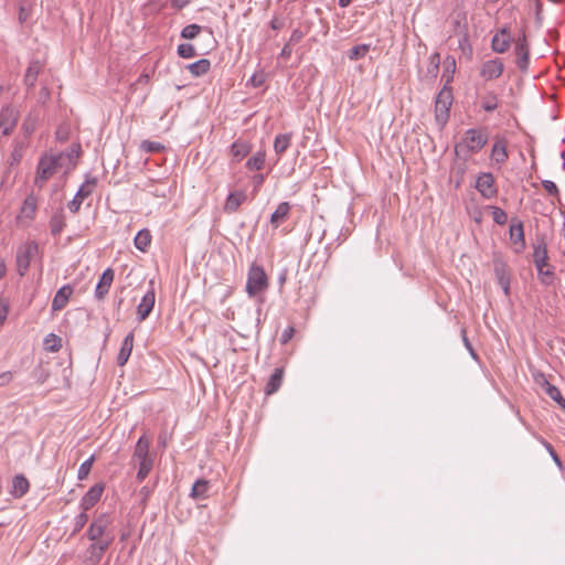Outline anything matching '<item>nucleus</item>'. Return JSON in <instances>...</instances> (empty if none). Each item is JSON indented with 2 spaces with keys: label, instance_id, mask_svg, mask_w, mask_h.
I'll list each match as a JSON object with an SVG mask.
<instances>
[{
  "label": "nucleus",
  "instance_id": "f257e3e1",
  "mask_svg": "<svg viewBox=\"0 0 565 565\" xmlns=\"http://www.w3.org/2000/svg\"><path fill=\"white\" fill-rule=\"evenodd\" d=\"M486 129H468L462 139L455 146L456 156L467 160L472 153H478L488 142Z\"/></svg>",
  "mask_w": 565,
  "mask_h": 565
},
{
  "label": "nucleus",
  "instance_id": "f03ea898",
  "mask_svg": "<svg viewBox=\"0 0 565 565\" xmlns=\"http://www.w3.org/2000/svg\"><path fill=\"white\" fill-rule=\"evenodd\" d=\"M132 460L138 462L137 480L143 481L153 467V457L150 455V439L146 436L138 439Z\"/></svg>",
  "mask_w": 565,
  "mask_h": 565
},
{
  "label": "nucleus",
  "instance_id": "7ed1b4c3",
  "mask_svg": "<svg viewBox=\"0 0 565 565\" xmlns=\"http://www.w3.org/2000/svg\"><path fill=\"white\" fill-rule=\"evenodd\" d=\"M268 288V277L262 265L253 263L248 269L246 292L249 297H256Z\"/></svg>",
  "mask_w": 565,
  "mask_h": 565
},
{
  "label": "nucleus",
  "instance_id": "20e7f679",
  "mask_svg": "<svg viewBox=\"0 0 565 565\" xmlns=\"http://www.w3.org/2000/svg\"><path fill=\"white\" fill-rule=\"evenodd\" d=\"M63 157L60 156H43L38 164L36 177L34 183L36 186L42 188L45 182L52 178L62 166Z\"/></svg>",
  "mask_w": 565,
  "mask_h": 565
},
{
  "label": "nucleus",
  "instance_id": "39448f33",
  "mask_svg": "<svg viewBox=\"0 0 565 565\" xmlns=\"http://www.w3.org/2000/svg\"><path fill=\"white\" fill-rule=\"evenodd\" d=\"M452 99V92L448 86H444L436 97L435 119L440 127H444L448 121Z\"/></svg>",
  "mask_w": 565,
  "mask_h": 565
},
{
  "label": "nucleus",
  "instance_id": "423d86ee",
  "mask_svg": "<svg viewBox=\"0 0 565 565\" xmlns=\"http://www.w3.org/2000/svg\"><path fill=\"white\" fill-rule=\"evenodd\" d=\"M20 111L12 105H6L0 110V129L3 136H10L17 127Z\"/></svg>",
  "mask_w": 565,
  "mask_h": 565
},
{
  "label": "nucleus",
  "instance_id": "0eeeda50",
  "mask_svg": "<svg viewBox=\"0 0 565 565\" xmlns=\"http://www.w3.org/2000/svg\"><path fill=\"white\" fill-rule=\"evenodd\" d=\"M514 54L516 66L521 72L525 73L530 65V47L524 32L515 40Z\"/></svg>",
  "mask_w": 565,
  "mask_h": 565
},
{
  "label": "nucleus",
  "instance_id": "6e6552de",
  "mask_svg": "<svg viewBox=\"0 0 565 565\" xmlns=\"http://www.w3.org/2000/svg\"><path fill=\"white\" fill-rule=\"evenodd\" d=\"M38 245L34 242H29L19 247L17 253V267L18 273L23 276L29 269L31 258L36 254Z\"/></svg>",
  "mask_w": 565,
  "mask_h": 565
},
{
  "label": "nucleus",
  "instance_id": "1a4fd4ad",
  "mask_svg": "<svg viewBox=\"0 0 565 565\" xmlns=\"http://www.w3.org/2000/svg\"><path fill=\"white\" fill-rule=\"evenodd\" d=\"M493 270L498 284L502 288L505 296L510 294V270L507 263L501 257L493 258Z\"/></svg>",
  "mask_w": 565,
  "mask_h": 565
},
{
  "label": "nucleus",
  "instance_id": "9d476101",
  "mask_svg": "<svg viewBox=\"0 0 565 565\" xmlns=\"http://www.w3.org/2000/svg\"><path fill=\"white\" fill-rule=\"evenodd\" d=\"M504 71V64L501 58H492L482 63L480 67V76L484 81H493L499 78Z\"/></svg>",
  "mask_w": 565,
  "mask_h": 565
},
{
  "label": "nucleus",
  "instance_id": "9b49d317",
  "mask_svg": "<svg viewBox=\"0 0 565 565\" xmlns=\"http://www.w3.org/2000/svg\"><path fill=\"white\" fill-rule=\"evenodd\" d=\"M476 189L486 199H491L497 194L494 178L490 172L481 173L476 181Z\"/></svg>",
  "mask_w": 565,
  "mask_h": 565
},
{
  "label": "nucleus",
  "instance_id": "f8f14e48",
  "mask_svg": "<svg viewBox=\"0 0 565 565\" xmlns=\"http://www.w3.org/2000/svg\"><path fill=\"white\" fill-rule=\"evenodd\" d=\"M108 524V515L100 514L89 524L87 537L93 542L100 540L105 535Z\"/></svg>",
  "mask_w": 565,
  "mask_h": 565
},
{
  "label": "nucleus",
  "instance_id": "ddd939ff",
  "mask_svg": "<svg viewBox=\"0 0 565 565\" xmlns=\"http://www.w3.org/2000/svg\"><path fill=\"white\" fill-rule=\"evenodd\" d=\"M104 492V484L97 483L93 486L82 498L81 500V509L83 511H88L92 509L102 498Z\"/></svg>",
  "mask_w": 565,
  "mask_h": 565
},
{
  "label": "nucleus",
  "instance_id": "4468645a",
  "mask_svg": "<svg viewBox=\"0 0 565 565\" xmlns=\"http://www.w3.org/2000/svg\"><path fill=\"white\" fill-rule=\"evenodd\" d=\"M156 294L153 289L148 290L137 307V316L139 321L148 318L154 307Z\"/></svg>",
  "mask_w": 565,
  "mask_h": 565
},
{
  "label": "nucleus",
  "instance_id": "2eb2a0df",
  "mask_svg": "<svg viewBox=\"0 0 565 565\" xmlns=\"http://www.w3.org/2000/svg\"><path fill=\"white\" fill-rule=\"evenodd\" d=\"M74 289L71 285L62 286L52 300V311L56 312L64 309L72 297Z\"/></svg>",
  "mask_w": 565,
  "mask_h": 565
},
{
  "label": "nucleus",
  "instance_id": "dca6fc26",
  "mask_svg": "<svg viewBox=\"0 0 565 565\" xmlns=\"http://www.w3.org/2000/svg\"><path fill=\"white\" fill-rule=\"evenodd\" d=\"M512 38L507 28L501 29L492 39L491 47L497 53H504L510 47Z\"/></svg>",
  "mask_w": 565,
  "mask_h": 565
},
{
  "label": "nucleus",
  "instance_id": "f3484780",
  "mask_svg": "<svg viewBox=\"0 0 565 565\" xmlns=\"http://www.w3.org/2000/svg\"><path fill=\"white\" fill-rule=\"evenodd\" d=\"M111 543L113 537L95 541L87 548L89 559L93 561L94 563H98L102 559L104 553L109 548Z\"/></svg>",
  "mask_w": 565,
  "mask_h": 565
},
{
  "label": "nucleus",
  "instance_id": "a211bd4d",
  "mask_svg": "<svg viewBox=\"0 0 565 565\" xmlns=\"http://www.w3.org/2000/svg\"><path fill=\"white\" fill-rule=\"evenodd\" d=\"M114 270L111 268H107L100 276L99 281L95 289V297L98 300H102L105 298V296L108 294L109 288L114 281Z\"/></svg>",
  "mask_w": 565,
  "mask_h": 565
},
{
  "label": "nucleus",
  "instance_id": "6ab92c4d",
  "mask_svg": "<svg viewBox=\"0 0 565 565\" xmlns=\"http://www.w3.org/2000/svg\"><path fill=\"white\" fill-rule=\"evenodd\" d=\"M510 238L516 245L515 252L521 253L525 248L524 227L521 221L512 223L510 226Z\"/></svg>",
  "mask_w": 565,
  "mask_h": 565
},
{
  "label": "nucleus",
  "instance_id": "aec40b11",
  "mask_svg": "<svg viewBox=\"0 0 565 565\" xmlns=\"http://www.w3.org/2000/svg\"><path fill=\"white\" fill-rule=\"evenodd\" d=\"M291 205L289 202H281L270 216V224L274 228H278L285 223L290 214Z\"/></svg>",
  "mask_w": 565,
  "mask_h": 565
},
{
  "label": "nucleus",
  "instance_id": "412c9836",
  "mask_svg": "<svg viewBox=\"0 0 565 565\" xmlns=\"http://www.w3.org/2000/svg\"><path fill=\"white\" fill-rule=\"evenodd\" d=\"M246 199L247 195L244 191L230 193L224 204V212L228 214L236 212Z\"/></svg>",
  "mask_w": 565,
  "mask_h": 565
},
{
  "label": "nucleus",
  "instance_id": "4be33fe9",
  "mask_svg": "<svg viewBox=\"0 0 565 565\" xmlns=\"http://www.w3.org/2000/svg\"><path fill=\"white\" fill-rule=\"evenodd\" d=\"M252 150V146L248 141L238 139L231 146V156L234 161H242Z\"/></svg>",
  "mask_w": 565,
  "mask_h": 565
},
{
  "label": "nucleus",
  "instance_id": "5701e85b",
  "mask_svg": "<svg viewBox=\"0 0 565 565\" xmlns=\"http://www.w3.org/2000/svg\"><path fill=\"white\" fill-rule=\"evenodd\" d=\"M43 68V65L40 61H32L25 72L24 75V85L28 87V89H31L35 86L38 76L41 73Z\"/></svg>",
  "mask_w": 565,
  "mask_h": 565
},
{
  "label": "nucleus",
  "instance_id": "b1692460",
  "mask_svg": "<svg viewBox=\"0 0 565 565\" xmlns=\"http://www.w3.org/2000/svg\"><path fill=\"white\" fill-rule=\"evenodd\" d=\"M132 348H134V333L129 332L125 337L121 348H120V351L118 353V356H117L118 365L124 366L127 363V361L131 354Z\"/></svg>",
  "mask_w": 565,
  "mask_h": 565
},
{
  "label": "nucleus",
  "instance_id": "393cba45",
  "mask_svg": "<svg viewBox=\"0 0 565 565\" xmlns=\"http://www.w3.org/2000/svg\"><path fill=\"white\" fill-rule=\"evenodd\" d=\"M533 262L536 269L541 267H548L547 247L544 242L534 245Z\"/></svg>",
  "mask_w": 565,
  "mask_h": 565
},
{
  "label": "nucleus",
  "instance_id": "a878e982",
  "mask_svg": "<svg viewBox=\"0 0 565 565\" xmlns=\"http://www.w3.org/2000/svg\"><path fill=\"white\" fill-rule=\"evenodd\" d=\"M490 158L498 164H502L508 160L509 154L504 140H498L493 143Z\"/></svg>",
  "mask_w": 565,
  "mask_h": 565
},
{
  "label": "nucleus",
  "instance_id": "bb28decb",
  "mask_svg": "<svg viewBox=\"0 0 565 565\" xmlns=\"http://www.w3.org/2000/svg\"><path fill=\"white\" fill-rule=\"evenodd\" d=\"M284 379V369L277 367L275 369L274 373L268 379L266 386H265V394L271 395L276 393L279 387L281 386Z\"/></svg>",
  "mask_w": 565,
  "mask_h": 565
},
{
  "label": "nucleus",
  "instance_id": "cd10ccee",
  "mask_svg": "<svg viewBox=\"0 0 565 565\" xmlns=\"http://www.w3.org/2000/svg\"><path fill=\"white\" fill-rule=\"evenodd\" d=\"M30 488L29 480L23 475H17L12 480L11 494L14 498H22Z\"/></svg>",
  "mask_w": 565,
  "mask_h": 565
},
{
  "label": "nucleus",
  "instance_id": "c85d7f7f",
  "mask_svg": "<svg viewBox=\"0 0 565 565\" xmlns=\"http://www.w3.org/2000/svg\"><path fill=\"white\" fill-rule=\"evenodd\" d=\"M40 120V113L35 109H32L24 118L22 122V130L25 136H30L36 129L38 122Z\"/></svg>",
  "mask_w": 565,
  "mask_h": 565
},
{
  "label": "nucleus",
  "instance_id": "c756f323",
  "mask_svg": "<svg viewBox=\"0 0 565 565\" xmlns=\"http://www.w3.org/2000/svg\"><path fill=\"white\" fill-rule=\"evenodd\" d=\"M210 483L205 479H199L194 482L190 497L195 500L206 499L209 497Z\"/></svg>",
  "mask_w": 565,
  "mask_h": 565
},
{
  "label": "nucleus",
  "instance_id": "7c9ffc66",
  "mask_svg": "<svg viewBox=\"0 0 565 565\" xmlns=\"http://www.w3.org/2000/svg\"><path fill=\"white\" fill-rule=\"evenodd\" d=\"M151 233L148 228L140 230L135 236L134 244L140 252H147L151 244Z\"/></svg>",
  "mask_w": 565,
  "mask_h": 565
},
{
  "label": "nucleus",
  "instance_id": "2f4dec72",
  "mask_svg": "<svg viewBox=\"0 0 565 565\" xmlns=\"http://www.w3.org/2000/svg\"><path fill=\"white\" fill-rule=\"evenodd\" d=\"M542 387L545 393L565 412V398L562 396L559 390L545 379H543Z\"/></svg>",
  "mask_w": 565,
  "mask_h": 565
},
{
  "label": "nucleus",
  "instance_id": "473e14b6",
  "mask_svg": "<svg viewBox=\"0 0 565 565\" xmlns=\"http://www.w3.org/2000/svg\"><path fill=\"white\" fill-rule=\"evenodd\" d=\"M210 68L211 62L207 58H201L188 66L190 73L195 77L206 74L210 71Z\"/></svg>",
  "mask_w": 565,
  "mask_h": 565
},
{
  "label": "nucleus",
  "instance_id": "72a5a7b5",
  "mask_svg": "<svg viewBox=\"0 0 565 565\" xmlns=\"http://www.w3.org/2000/svg\"><path fill=\"white\" fill-rule=\"evenodd\" d=\"M65 225V216L63 211L61 210L57 213H55L50 220V228L52 235H60L61 232L64 230Z\"/></svg>",
  "mask_w": 565,
  "mask_h": 565
},
{
  "label": "nucleus",
  "instance_id": "f704fd0d",
  "mask_svg": "<svg viewBox=\"0 0 565 565\" xmlns=\"http://www.w3.org/2000/svg\"><path fill=\"white\" fill-rule=\"evenodd\" d=\"M291 135L280 134L277 135L274 141V150L278 156H281L290 146Z\"/></svg>",
  "mask_w": 565,
  "mask_h": 565
},
{
  "label": "nucleus",
  "instance_id": "c9c22d12",
  "mask_svg": "<svg viewBox=\"0 0 565 565\" xmlns=\"http://www.w3.org/2000/svg\"><path fill=\"white\" fill-rule=\"evenodd\" d=\"M266 160V153L265 151H258L253 157H250L247 162L246 167L248 170H256L259 171L264 168Z\"/></svg>",
  "mask_w": 565,
  "mask_h": 565
},
{
  "label": "nucleus",
  "instance_id": "e433bc0d",
  "mask_svg": "<svg viewBox=\"0 0 565 565\" xmlns=\"http://www.w3.org/2000/svg\"><path fill=\"white\" fill-rule=\"evenodd\" d=\"M439 65H440V55L439 53H434L429 56V64L427 67L426 77L429 79H435L439 72Z\"/></svg>",
  "mask_w": 565,
  "mask_h": 565
},
{
  "label": "nucleus",
  "instance_id": "4c0bfd02",
  "mask_svg": "<svg viewBox=\"0 0 565 565\" xmlns=\"http://www.w3.org/2000/svg\"><path fill=\"white\" fill-rule=\"evenodd\" d=\"M456 70V60L452 56H447L444 60V74L443 78H445L446 83L445 86H448V84L452 81V75Z\"/></svg>",
  "mask_w": 565,
  "mask_h": 565
},
{
  "label": "nucleus",
  "instance_id": "58836bf2",
  "mask_svg": "<svg viewBox=\"0 0 565 565\" xmlns=\"http://www.w3.org/2000/svg\"><path fill=\"white\" fill-rule=\"evenodd\" d=\"M498 106H499L498 96L493 92L488 93L487 95H484L482 97L481 107L486 111L491 113V111L495 110L498 108Z\"/></svg>",
  "mask_w": 565,
  "mask_h": 565
},
{
  "label": "nucleus",
  "instance_id": "ea45409f",
  "mask_svg": "<svg viewBox=\"0 0 565 565\" xmlns=\"http://www.w3.org/2000/svg\"><path fill=\"white\" fill-rule=\"evenodd\" d=\"M370 49H371L370 44L355 45L348 52V57L351 61H358V60L364 57L366 55V53L370 51Z\"/></svg>",
  "mask_w": 565,
  "mask_h": 565
},
{
  "label": "nucleus",
  "instance_id": "a19ab883",
  "mask_svg": "<svg viewBox=\"0 0 565 565\" xmlns=\"http://www.w3.org/2000/svg\"><path fill=\"white\" fill-rule=\"evenodd\" d=\"M94 461H95V456L93 455L79 466L78 472H77L78 480H85L88 477Z\"/></svg>",
  "mask_w": 565,
  "mask_h": 565
},
{
  "label": "nucleus",
  "instance_id": "79ce46f5",
  "mask_svg": "<svg viewBox=\"0 0 565 565\" xmlns=\"http://www.w3.org/2000/svg\"><path fill=\"white\" fill-rule=\"evenodd\" d=\"M35 210H36V199L34 196L30 195L24 200L21 211L26 217H32L35 213Z\"/></svg>",
  "mask_w": 565,
  "mask_h": 565
},
{
  "label": "nucleus",
  "instance_id": "37998d69",
  "mask_svg": "<svg viewBox=\"0 0 565 565\" xmlns=\"http://www.w3.org/2000/svg\"><path fill=\"white\" fill-rule=\"evenodd\" d=\"M95 184H96V182H95L94 179L93 180H88L85 183H83L79 186V189L76 192V194H75L77 196V199H83L84 200L87 196H89L92 194L94 188H95Z\"/></svg>",
  "mask_w": 565,
  "mask_h": 565
},
{
  "label": "nucleus",
  "instance_id": "c03bdc74",
  "mask_svg": "<svg viewBox=\"0 0 565 565\" xmlns=\"http://www.w3.org/2000/svg\"><path fill=\"white\" fill-rule=\"evenodd\" d=\"M537 274L542 284L550 286L554 280V271L548 267H541L537 269Z\"/></svg>",
  "mask_w": 565,
  "mask_h": 565
},
{
  "label": "nucleus",
  "instance_id": "a18cd8bd",
  "mask_svg": "<svg viewBox=\"0 0 565 565\" xmlns=\"http://www.w3.org/2000/svg\"><path fill=\"white\" fill-rule=\"evenodd\" d=\"M44 344L46 345V349L51 352H57L62 344H61V338L57 335L51 333L45 338Z\"/></svg>",
  "mask_w": 565,
  "mask_h": 565
},
{
  "label": "nucleus",
  "instance_id": "49530a36",
  "mask_svg": "<svg viewBox=\"0 0 565 565\" xmlns=\"http://www.w3.org/2000/svg\"><path fill=\"white\" fill-rule=\"evenodd\" d=\"M178 54L183 58H191L196 55V51L192 44L182 43L178 46Z\"/></svg>",
  "mask_w": 565,
  "mask_h": 565
},
{
  "label": "nucleus",
  "instance_id": "de8ad7c7",
  "mask_svg": "<svg viewBox=\"0 0 565 565\" xmlns=\"http://www.w3.org/2000/svg\"><path fill=\"white\" fill-rule=\"evenodd\" d=\"M201 31V26L198 25V24H189L186 26H184L181 31V36L183 39H188V40H191V39H194Z\"/></svg>",
  "mask_w": 565,
  "mask_h": 565
},
{
  "label": "nucleus",
  "instance_id": "09e8293b",
  "mask_svg": "<svg viewBox=\"0 0 565 565\" xmlns=\"http://www.w3.org/2000/svg\"><path fill=\"white\" fill-rule=\"evenodd\" d=\"M492 218L499 225H504L508 221V214L498 206H492Z\"/></svg>",
  "mask_w": 565,
  "mask_h": 565
},
{
  "label": "nucleus",
  "instance_id": "8fccbe9b",
  "mask_svg": "<svg viewBox=\"0 0 565 565\" xmlns=\"http://www.w3.org/2000/svg\"><path fill=\"white\" fill-rule=\"evenodd\" d=\"M87 521H88V515L86 514V511H83L82 513L76 515L74 519V529H73L72 534L78 533L85 526Z\"/></svg>",
  "mask_w": 565,
  "mask_h": 565
},
{
  "label": "nucleus",
  "instance_id": "3c124183",
  "mask_svg": "<svg viewBox=\"0 0 565 565\" xmlns=\"http://www.w3.org/2000/svg\"><path fill=\"white\" fill-rule=\"evenodd\" d=\"M141 149L146 152H160L164 149L163 145L160 142L145 140L141 142Z\"/></svg>",
  "mask_w": 565,
  "mask_h": 565
},
{
  "label": "nucleus",
  "instance_id": "603ef678",
  "mask_svg": "<svg viewBox=\"0 0 565 565\" xmlns=\"http://www.w3.org/2000/svg\"><path fill=\"white\" fill-rule=\"evenodd\" d=\"M542 185L544 190L552 196H557L559 191L556 184L553 181L550 180H543Z\"/></svg>",
  "mask_w": 565,
  "mask_h": 565
},
{
  "label": "nucleus",
  "instance_id": "864d4df0",
  "mask_svg": "<svg viewBox=\"0 0 565 565\" xmlns=\"http://www.w3.org/2000/svg\"><path fill=\"white\" fill-rule=\"evenodd\" d=\"M295 334V328L294 327H288L287 329L284 330V332L281 333V337H280V343L281 344H286L288 343L292 337Z\"/></svg>",
  "mask_w": 565,
  "mask_h": 565
},
{
  "label": "nucleus",
  "instance_id": "5fc2aeb1",
  "mask_svg": "<svg viewBox=\"0 0 565 565\" xmlns=\"http://www.w3.org/2000/svg\"><path fill=\"white\" fill-rule=\"evenodd\" d=\"M83 199H77L75 195L74 199L68 203V209L73 213H77L81 205H82Z\"/></svg>",
  "mask_w": 565,
  "mask_h": 565
},
{
  "label": "nucleus",
  "instance_id": "6e6d98bb",
  "mask_svg": "<svg viewBox=\"0 0 565 565\" xmlns=\"http://www.w3.org/2000/svg\"><path fill=\"white\" fill-rule=\"evenodd\" d=\"M264 181H265V175L264 174H256V175H254V178H253L254 192H257L259 190V188L262 186Z\"/></svg>",
  "mask_w": 565,
  "mask_h": 565
},
{
  "label": "nucleus",
  "instance_id": "4d7b16f0",
  "mask_svg": "<svg viewBox=\"0 0 565 565\" xmlns=\"http://www.w3.org/2000/svg\"><path fill=\"white\" fill-rule=\"evenodd\" d=\"M8 315V305L0 300V324L3 323Z\"/></svg>",
  "mask_w": 565,
  "mask_h": 565
},
{
  "label": "nucleus",
  "instance_id": "13d9d810",
  "mask_svg": "<svg viewBox=\"0 0 565 565\" xmlns=\"http://www.w3.org/2000/svg\"><path fill=\"white\" fill-rule=\"evenodd\" d=\"M191 0H171V7L180 10L188 6Z\"/></svg>",
  "mask_w": 565,
  "mask_h": 565
},
{
  "label": "nucleus",
  "instance_id": "bf43d9fd",
  "mask_svg": "<svg viewBox=\"0 0 565 565\" xmlns=\"http://www.w3.org/2000/svg\"><path fill=\"white\" fill-rule=\"evenodd\" d=\"M12 381L11 372H3L0 374V385H7Z\"/></svg>",
  "mask_w": 565,
  "mask_h": 565
},
{
  "label": "nucleus",
  "instance_id": "052dcab7",
  "mask_svg": "<svg viewBox=\"0 0 565 565\" xmlns=\"http://www.w3.org/2000/svg\"><path fill=\"white\" fill-rule=\"evenodd\" d=\"M462 340H463V343H465L466 348H467V349L469 350V352L471 353V355H472L473 358H477V355H476V353H475V351H473V349H472V345H471V343L469 342V340H468V338H467V335H466V330H462Z\"/></svg>",
  "mask_w": 565,
  "mask_h": 565
},
{
  "label": "nucleus",
  "instance_id": "680f3d73",
  "mask_svg": "<svg viewBox=\"0 0 565 565\" xmlns=\"http://www.w3.org/2000/svg\"><path fill=\"white\" fill-rule=\"evenodd\" d=\"M284 26V21L280 20L279 18H274L271 21H270V28L273 30H280L281 28Z\"/></svg>",
  "mask_w": 565,
  "mask_h": 565
},
{
  "label": "nucleus",
  "instance_id": "e2e57ef3",
  "mask_svg": "<svg viewBox=\"0 0 565 565\" xmlns=\"http://www.w3.org/2000/svg\"><path fill=\"white\" fill-rule=\"evenodd\" d=\"M301 39H302V32H301V31H299V30H295V31L291 33V36H290L289 42H290V43H298Z\"/></svg>",
  "mask_w": 565,
  "mask_h": 565
},
{
  "label": "nucleus",
  "instance_id": "0e129e2a",
  "mask_svg": "<svg viewBox=\"0 0 565 565\" xmlns=\"http://www.w3.org/2000/svg\"><path fill=\"white\" fill-rule=\"evenodd\" d=\"M264 79H263V75H253L250 77V83L254 87H259L262 84H263Z\"/></svg>",
  "mask_w": 565,
  "mask_h": 565
},
{
  "label": "nucleus",
  "instance_id": "69168bd1",
  "mask_svg": "<svg viewBox=\"0 0 565 565\" xmlns=\"http://www.w3.org/2000/svg\"><path fill=\"white\" fill-rule=\"evenodd\" d=\"M291 45L290 43H287L285 44V46L282 47L281 52H280V56L285 57V58H288L291 54Z\"/></svg>",
  "mask_w": 565,
  "mask_h": 565
},
{
  "label": "nucleus",
  "instance_id": "338daca9",
  "mask_svg": "<svg viewBox=\"0 0 565 565\" xmlns=\"http://www.w3.org/2000/svg\"><path fill=\"white\" fill-rule=\"evenodd\" d=\"M40 97H41V99H43V100L49 99V97H50V90H49V88H47V87H42V89H41V92H40Z\"/></svg>",
  "mask_w": 565,
  "mask_h": 565
},
{
  "label": "nucleus",
  "instance_id": "774afa93",
  "mask_svg": "<svg viewBox=\"0 0 565 565\" xmlns=\"http://www.w3.org/2000/svg\"><path fill=\"white\" fill-rule=\"evenodd\" d=\"M7 267L3 260H0V279L6 276Z\"/></svg>",
  "mask_w": 565,
  "mask_h": 565
}]
</instances>
